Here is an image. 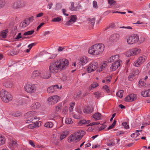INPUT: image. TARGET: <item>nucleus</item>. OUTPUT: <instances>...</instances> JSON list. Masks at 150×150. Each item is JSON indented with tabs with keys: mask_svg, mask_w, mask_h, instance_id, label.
Returning <instances> with one entry per match:
<instances>
[{
	"mask_svg": "<svg viewBox=\"0 0 150 150\" xmlns=\"http://www.w3.org/2000/svg\"><path fill=\"white\" fill-rule=\"evenodd\" d=\"M40 73L38 71H34L32 74V77L33 78L35 79L38 78L39 77Z\"/></svg>",
	"mask_w": 150,
	"mask_h": 150,
	"instance_id": "obj_23",
	"label": "nucleus"
},
{
	"mask_svg": "<svg viewBox=\"0 0 150 150\" xmlns=\"http://www.w3.org/2000/svg\"><path fill=\"white\" fill-rule=\"evenodd\" d=\"M34 19V17L31 16L23 21L20 24V26L22 28H25L28 26L30 22H32Z\"/></svg>",
	"mask_w": 150,
	"mask_h": 150,
	"instance_id": "obj_13",
	"label": "nucleus"
},
{
	"mask_svg": "<svg viewBox=\"0 0 150 150\" xmlns=\"http://www.w3.org/2000/svg\"><path fill=\"white\" fill-rule=\"evenodd\" d=\"M87 62L88 60L86 57L85 56H83L80 57L79 64L80 65H83L87 63Z\"/></svg>",
	"mask_w": 150,
	"mask_h": 150,
	"instance_id": "obj_19",
	"label": "nucleus"
},
{
	"mask_svg": "<svg viewBox=\"0 0 150 150\" xmlns=\"http://www.w3.org/2000/svg\"><path fill=\"white\" fill-rule=\"evenodd\" d=\"M25 91L29 93H33L37 89V85L36 84H27L24 86Z\"/></svg>",
	"mask_w": 150,
	"mask_h": 150,
	"instance_id": "obj_5",
	"label": "nucleus"
},
{
	"mask_svg": "<svg viewBox=\"0 0 150 150\" xmlns=\"http://www.w3.org/2000/svg\"><path fill=\"white\" fill-rule=\"evenodd\" d=\"M40 76L43 79H48L51 76V75L50 73L44 71L40 74Z\"/></svg>",
	"mask_w": 150,
	"mask_h": 150,
	"instance_id": "obj_21",
	"label": "nucleus"
},
{
	"mask_svg": "<svg viewBox=\"0 0 150 150\" xmlns=\"http://www.w3.org/2000/svg\"><path fill=\"white\" fill-rule=\"evenodd\" d=\"M112 76H108L107 77H105V79L106 82L107 83H109L111 81Z\"/></svg>",
	"mask_w": 150,
	"mask_h": 150,
	"instance_id": "obj_42",
	"label": "nucleus"
},
{
	"mask_svg": "<svg viewBox=\"0 0 150 150\" xmlns=\"http://www.w3.org/2000/svg\"><path fill=\"white\" fill-rule=\"evenodd\" d=\"M134 77L135 76L133 75H132V74L129 76V80L130 81H132L135 78Z\"/></svg>",
	"mask_w": 150,
	"mask_h": 150,
	"instance_id": "obj_50",
	"label": "nucleus"
},
{
	"mask_svg": "<svg viewBox=\"0 0 150 150\" xmlns=\"http://www.w3.org/2000/svg\"><path fill=\"white\" fill-rule=\"evenodd\" d=\"M4 0H0V9L3 8L5 5Z\"/></svg>",
	"mask_w": 150,
	"mask_h": 150,
	"instance_id": "obj_40",
	"label": "nucleus"
},
{
	"mask_svg": "<svg viewBox=\"0 0 150 150\" xmlns=\"http://www.w3.org/2000/svg\"><path fill=\"white\" fill-rule=\"evenodd\" d=\"M62 17L59 16L54 18L52 20V21L55 22H59L62 20Z\"/></svg>",
	"mask_w": 150,
	"mask_h": 150,
	"instance_id": "obj_36",
	"label": "nucleus"
},
{
	"mask_svg": "<svg viewBox=\"0 0 150 150\" xmlns=\"http://www.w3.org/2000/svg\"><path fill=\"white\" fill-rule=\"evenodd\" d=\"M69 132L67 131H64L60 135V139L61 140L65 138L69 134Z\"/></svg>",
	"mask_w": 150,
	"mask_h": 150,
	"instance_id": "obj_25",
	"label": "nucleus"
},
{
	"mask_svg": "<svg viewBox=\"0 0 150 150\" xmlns=\"http://www.w3.org/2000/svg\"><path fill=\"white\" fill-rule=\"evenodd\" d=\"M124 91L120 90L119 91L116 93L117 96L120 98H122L123 96Z\"/></svg>",
	"mask_w": 150,
	"mask_h": 150,
	"instance_id": "obj_32",
	"label": "nucleus"
},
{
	"mask_svg": "<svg viewBox=\"0 0 150 150\" xmlns=\"http://www.w3.org/2000/svg\"><path fill=\"white\" fill-rule=\"evenodd\" d=\"M8 32V29H6L2 31L0 33V38H5L6 37L7 33Z\"/></svg>",
	"mask_w": 150,
	"mask_h": 150,
	"instance_id": "obj_22",
	"label": "nucleus"
},
{
	"mask_svg": "<svg viewBox=\"0 0 150 150\" xmlns=\"http://www.w3.org/2000/svg\"><path fill=\"white\" fill-rule=\"evenodd\" d=\"M139 37L137 34H133L129 36L127 39V42L130 44L137 42L139 40Z\"/></svg>",
	"mask_w": 150,
	"mask_h": 150,
	"instance_id": "obj_8",
	"label": "nucleus"
},
{
	"mask_svg": "<svg viewBox=\"0 0 150 150\" xmlns=\"http://www.w3.org/2000/svg\"><path fill=\"white\" fill-rule=\"evenodd\" d=\"M137 98V96L136 94H131L126 97L125 98V100L127 101H132L135 100Z\"/></svg>",
	"mask_w": 150,
	"mask_h": 150,
	"instance_id": "obj_16",
	"label": "nucleus"
},
{
	"mask_svg": "<svg viewBox=\"0 0 150 150\" xmlns=\"http://www.w3.org/2000/svg\"><path fill=\"white\" fill-rule=\"evenodd\" d=\"M21 38V33H19L16 36V37L15 38V39H19L20 38Z\"/></svg>",
	"mask_w": 150,
	"mask_h": 150,
	"instance_id": "obj_60",
	"label": "nucleus"
},
{
	"mask_svg": "<svg viewBox=\"0 0 150 150\" xmlns=\"http://www.w3.org/2000/svg\"><path fill=\"white\" fill-rule=\"evenodd\" d=\"M101 114L99 112L95 113L92 116V117L96 120H100L101 118Z\"/></svg>",
	"mask_w": 150,
	"mask_h": 150,
	"instance_id": "obj_27",
	"label": "nucleus"
},
{
	"mask_svg": "<svg viewBox=\"0 0 150 150\" xmlns=\"http://www.w3.org/2000/svg\"><path fill=\"white\" fill-rule=\"evenodd\" d=\"M61 88L62 86H60L59 87L58 85H55L49 87L47 89V91L49 93H53L56 91L57 89H61Z\"/></svg>",
	"mask_w": 150,
	"mask_h": 150,
	"instance_id": "obj_17",
	"label": "nucleus"
},
{
	"mask_svg": "<svg viewBox=\"0 0 150 150\" xmlns=\"http://www.w3.org/2000/svg\"><path fill=\"white\" fill-rule=\"evenodd\" d=\"M78 7L74 6V3L71 2V6L69 7V9L71 11H76L78 9Z\"/></svg>",
	"mask_w": 150,
	"mask_h": 150,
	"instance_id": "obj_28",
	"label": "nucleus"
},
{
	"mask_svg": "<svg viewBox=\"0 0 150 150\" xmlns=\"http://www.w3.org/2000/svg\"><path fill=\"white\" fill-rule=\"evenodd\" d=\"M75 105V103H72L70 105V106L69 108V110L71 112L73 111L74 108V106Z\"/></svg>",
	"mask_w": 150,
	"mask_h": 150,
	"instance_id": "obj_47",
	"label": "nucleus"
},
{
	"mask_svg": "<svg viewBox=\"0 0 150 150\" xmlns=\"http://www.w3.org/2000/svg\"><path fill=\"white\" fill-rule=\"evenodd\" d=\"M57 55L56 54H53L51 55L50 57V59H52L54 58Z\"/></svg>",
	"mask_w": 150,
	"mask_h": 150,
	"instance_id": "obj_64",
	"label": "nucleus"
},
{
	"mask_svg": "<svg viewBox=\"0 0 150 150\" xmlns=\"http://www.w3.org/2000/svg\"><path fill=\"white\" fill-rule=\"evenodd\" d=\"M84 131H78L70 135L68 137V141L69 143L73 142L76 140H79L85 134Z\"/></svg>",
	"mask_w": 150,
	"mask_h": 150,
	"instance_id": "obj_3",
	"label": "nucleus"
},
{
	"mask_svg": "<svg viewBox=\"0 0 150 150\" xmlns=\"http://www.w3.org/2000/svg\"><path fill=\"white\" fill-rule=\"evenodd\" d=\"M34 32V31L33 30H32L27 31V32H25L24 33V35H31L32 34H33Z\"/></svg>",
	"mask_w": 150,
	"mask_h": 150,
	"instance_id": "obj_41",
	"label": "nucleus"
},
{
	"mask_svg": "<svg viewBox=\"0 0 150 150\" xmlns=\"http://www.w3.org/2000/svg\"><path fill=\"white\" fill-rule=\"evenodd\" d=\"M139 73V70L138 69H136L134 70L132 74V75H133L135 76L138 75Z\"/></svg>",
	"mask_w": 150,
	"mask_h": 150,
	"instance_id": "obj_48",
	"label": "nucleus"
},
{
	"mask_svg": "<svg viewBox=\"0 0 150 150\" xmlns=\"http://www.w3.org/2000/svg\"><path fill=\"white\" fill-rule=\"evenodd\" d=\"M140 51V49L137 48L132 49L126 52V55L127 57L134 56L139 54Z\"/></svg>",
	"mask_w": 150,
	"mask_h": 150,
	"instance_id": "obj_10",
	"label": "nucleus"
},
{
	"mask_svg": "<svg viewBox=\"0 0 150 150\" xmlns=\"http://www.w3.org/2000/svg\"><path fill=\"white\" fill-rule=\"evenodd\" d=\"M95 18H88V20L91 23L92 25H94L95 23Z\"/></svg>",
	"mask_w": 150,
	"mask_h": 150,
	"instance_id": "obj_45",
	"label": "nucleus"
},
{
	"mask_svg": "<svg viewBox=\"0 0 150 150\" xmlns=\"http://www.w3.org/2000/svg\"><path fill=\"white\" fill-rule=\"evenodd\" d=\"M10 114L13 116L18 117L20 116L21 113L18 111H14L11 112Z\"/></svg>",
	"mask_w": 150,
	"mask_h": 150,
	"instance_id": "obj_31",
	"label": "nucleus"
},
{
	"mask_svg": "<svg viewBox=\"0 0 150 150\" xmlns=\"http://www.w3.org/2000/svg\"><path fill=\"white\" fill-rule=\"evenodd\" d=\"M61 105H59L57 106L56 107V110L57 111H59L61 110Z\"/></svg>",
	"mask_w": 150,
	"mask_h": 150,
	"instance_id": "obj_57",
	"label": "nucleus"
},
{
	"mask_svg": "<svg viewBox=\"0 0 150 150\" xmlns=\"http://www.w3.org/2000/svg\"><path fill=\"white\" fill-rule=\"evenodd\" d=\"M60 98V97L57 95H55L51 96L48 98V101L51 102V104L56 103H57Z\"/></svg>",
	"mask_w": 150,
	"mask_h": 150,
	"instance_id": "obj_15",
	"label": "nucleus"
},
{
	"mask_svg": "<svg viewBox=\"0 0 150 150\" xmlns=\"http://www.w3.org/2000/svg\"><path fill=\"white\" fill-rule=\"evenodd\" d=\"M86 122V120H80L79 122V125L80 126H81L83 124H85V122Z\"/></svg>",
	"mask_w": 150,
	"mask_h": 150,
	"instance_id": "obj_53",
	"label": "nucleus"
},
{
	"mask_svg": "<svg viewBox=\"0 0 150 150\" xmlns=\"http://www.w3.org/2000/svg\"><path fill=\"white\" fill-rule=\"evenodd\" d=\"M0 97L2 101L5 103H8L11 101L13 98L10 93L3 90L0 92Z\"/></svg>",
	"mask_w": 150,
	"mask_h": 150,
	"instance_id": "obj_4",
	"label": "nucleus"
},
{
	"mask_svg": "<svg viewBox=\"0 0 150 150\" xmlns=\"http://www.w3.org/2000/svg\"><path fill=\"white\" fill-rule=\"evenodd\" d=\"M120 35L117 33H114L112 34L109 39V41L111 43L116 42L120 39Z\"/></svg>",
	"mask_w": 150,
	"mask_h": 150,
	"instance_id": "obj_14",
	"label": "nucleus"
},
{
	"mask_svg": "<svg viewBox=\"0 0 150 150\" xmlns=\"http://www.w3.org/2000/svg\"><path fill=\"white\" fill-rule=\"evenodd\" d=\"M35 113L34 111H31L28 112L25 115V116L28 119L26 122L27 123H29L32 122L34 120H38L39 119L38 118L34 117L35 115Z\"/></svg>",
	"mask_w": 150,
	"mask_h": 150,
	"instance_id": "obj_6",
	"label": "nucleus"
},
{
	"mask_svg": "<svg viewBox=\"0 0 150 150\" xmlns=\"http://www.w3.org/2000/svg\"><path fill=\"white\" fill-rule=\"evenodd\" d=\"M53 125V124L51 122H48L46 123L44 125V126L47 128H52Z\"/></svg>",
	"mask_w": 150,
	"mask_h": 150,
	"instance_id": "obj_35",
	"label": "nucleus"
},
{
	"mask_svg": "<svg viewBox=\"0 0 150 150\" xmlns=\"http://www.w3.org/2000/svg\"><path fill=\"white\" fill-rule=\"evenodd\" d=\"M25 3L24 1H17L12 4V7L14 9L21 8L25 6Z\"/></svg>",
	"mask_w": 150,
	"mask_h": 150,
	"instance_id": "obj_11",
	"label": "nucleus"
},
{
	"mask_svg": "<svg viewBox=\"0 0 150 150\" xmlns=\"http://www.w3.org/2000/svg\"><path fill=\"white\" fill-rule=\"evenodd\" d=\"M122 125L124 127V128L125 129H128L129 128V126L127 125V123L126 122H124L122 123Z\"/></svg>",
	"mask_w": 150,
	"mask_h": 150,
	"instance_id": "obj_54",
	"label": "nucleus"
},
{
	"mask_svg": "<svg viewBox=\"0 0 150 150\" xmlns=\"http://www.w3.org/2000/svg\"><path fill=\"white\" fill-rule=\"evenodd\" d=\"M45 23H40L37 27V30H38Z\"/></svg>",
	"mask_w": 150,
	"mask_h": 150,
	"instance_id": "obj_62",
	"label": "nucleus"
},
{
	"mask_svg": "<svg viewBox=\"0 0 150 150\" xmlns=\"http://www.w3.org/2000/svg\"><path fill=\"white\" fill-rule=\"evenodd\" d=\"M65 123L67 124H71L73 123L71 118H67L65 120Z\"/></svg>",
	"mask_w": 150,
	"mask_h": 150,
	"instance_id": "obj_44",
	"label": "nucleus"
},
{
	"mask_svg": "<svg viewBox=\"0 0 150 150\" xmlns=\"http://www.w3.org/2000/svg\"><path fill=\"white\" fill-rule=\"evenodd\" d=\"M5 139L4 136L0 135V146H1L5 143Z\"/></svg>",
	"mask_w": 150,
	"mask_h": 150,
	"instance_id": "obj_33",
	"label": "nucleus"
},
{
	"mask_svg": "<svg viewBox=\"0 0 150 150\" xmlns=\"http://www.w3.org/2000/svg\"><path fill=\"white\" fill-rule=\"evenodd\" d=\"M69 64L68 60L64 59L50 63L49 70L51 72L56 73L59 71L65 69Z\"/></svg>",
	"mask_w": 150,
	"mask_h": 150,
	"instance_id": "obj_1",
	"label": "nucleus"
},
{
	"mask_svg": "<svg viewBox=\"0 0 150 150\" xmlns=\"http://www.w3.org/2000/svg\"><path fill=\"white\" fill-rule=\"evenodd\" d=\"M145 83L142 81V79H141L139 80V86H145Z\"/></svg>",
	"mask_w": 150,
	"mask_h": 150,
	"instance_id": "obj_49",
	"label": "nucleus"
},
{
	"mask_svg": "<svg viewBox=\"0 0 150 150\" xmlns=\"http://www.w3.org/2000/svg\"><path fill=\"white\" fill-rule=\"evenodd\" d=\"M147 59L145 56H141L139 57L137 60L134 62V65L136 67L140 66L146 61Z\"/></svg>",
	"mask_w": 150,
	"mask_h": 150,
	"instance_id": "obj_12",
	"label": "nucleus"
},
{
	"mask_svg": "<svg viewBox=\"0 0 150 150\" xmlns=\"http://www.w3.org/2000/svg\"><path fill=\"white\" fill-rule=\"evenodd\" d=\"M93 7L96 9H97L98 8V6L97 2L95 1H94L93 2Z\"/></svg>",
	"mask_w": 150,
	"mask_h": 150,
	"instance_id": "obj_43",
	"label": "nucleus"
},
{
	"mask_svg": "<svg viewBox=\"0 0 150 150\" xmlns=\"http://www.w3.org/2000/svg\"><path fill=\"white\" fill-rule=\"evenodd\" d=\"M93 108L92 106H88L85 107L83 110V112L84 113H90L93 112Z\"/></svg>",
	"mask_w": 150,
	"mask_h": 150,
	"instance_id": "obj_20",
	"label": "nucleus"
},
{
	"mask_svg": "<svg viewBox=\"0 0 150 150\" xmlns=\"http://www.w3.org/2000/svg\"><path fill=\"white\" fill-rule=\"evenodd\" d=\"M115 3V1L113 0H108V3L112 5Z\"/></svg>",
	"mask_w": 150,
	"mask_h": 150,
	"instance_id": "obj_61",
	"label": "nucleus"
},
{
	"mask_svg": "<svg viewBox=\"0 0 150 150\" xmlns=\"http://www.w3.org/2000/svg\"><path fill=\"white\" fill-rule=\"evenodd\" d=\"M104 46L101 43L96 44L91 46L88 52L90 54L96 55L101 54L104 50Z\"/></svg>",
	"mask_w": 150,
	"mask_h": 150,
	"instance_id": "obj_2",
	"label": "nucleus"
},
{
	"mask_svg": "<svg viewBox=\"0 0 150 150\" xmlns=\"http://www.w3.org/2000/svg\"><path fill=\"white\" fill-rule=\"evenodd\" d=\"M40 106V103H36L34 105H33V108L34 109H38Z\"/></svg>",
	"mask_w": 150,
	"mask_h": 150,
	"instance_id": "obj_46",
	"label": "nucleus"
},
{
	"mask_svg": "<svg viewBox=\"0 0 150 150\" xmlns=\"http://www.w3.org/2000/svg\"><path fill=\"white\" fill-rule=\"evenodd\" d=\"M119 56L118 55H116L113 56L108 58L107 60V62L108 63H111L115 60H117Z\"/></svg>",
	"mask_w": 150,
	"mask_h": 150,
	"instance_id": "obj_24",
	"label": "nucleus"
},
{
	"mask_svg": "<svg viewBox=\"0 0 150 150\" xmlns=\"http://www.w3.org/2000/svg\"><path fill=\"white\" fill-rule=\"evenodd\" d=\"M103 88L105 90L107 93H109L110 92V90L109 89L108 86L107 85H105L103 87Z\"/></svg>",
	"mask_w": 150,
	"mask_h": 150,
	"instance_id": "obj_51",
	"label": "nucleus"
},
{
	"mask_svg": "<svg viewBox=\"0 0 150 150\" xmlns=\"http://www.w3.org/2000/svg\"><path fill=\"white\" fill-rule=\"evenodd\" d=\"M76 20V15H72L71 16L70 19L66 23L67 25H69L75 22Z\"/></svg>",
	"mask_w": 150,
	"mask_h": 150,
	"instance_id": "obj_18",
	"label": "nucleus"
},
{
	"mask_svg": "<svg viewBox=\"0 0 150 150\" xmlns=\"http://www.w3.org/2000/svg\"><path fill=\"white\" fill-rule=\"evenodd\" d=\"M18 51L16 49H14L10 51V54L11 55H14L18 54Z\"/></svg>",
	"mask_w": 150,
	"mask_h": 150,
	"instance_id": "obj_30",
	"label": "nucleus"
},
{
	"mask_svg": "<svg viewBox=\"0 0 150 150\" xmlns=\"http://www.w3.org/2000/svg\"><path fill=\"white\" fill-rule=\"evenodd\" d=\"M119 28H127V29H132V27L130 26H127V27L124 26H122V27H120Z\"/></svg>",
	"mask_w": 150,
	"mask_h": 150,
	"instance_id": "obj_59",
	"label": "nucleus"
},
{
	"mask_svg": "<svg viewBox=\"0 0 150 150\" xmlns=\"http://www.w3.org/2000/svg\"><path fill=\"white\" fill-rule=\"evenodd\" d=\"M38 123L36 122L34 123H32L28 126V128L29 129H32L35 128L36 126H38Z\"/></svg>",
	"mask_w": 150,
	"mask_h": 150,
	"instance_id": "obj_29",
	"label": "nucleus"
},
{
	"mask_svg": "<svg viewBox=\"0 0 150 150\" xmlns=\"http://www.w3.org/2000/svg\"><path fill=\"white\" fill-rule=\"evenodd\" d=\"M18 144L16 142L13 140H10L9 142V146L11 147L17 146Z\"/></svg>",
	"mask_w": 150,
	"mask_h": 150,
	"instance_id": "obj_26",
	"label": "nucleus"
},
{
	"mask_svg": "<svg viewBox=\"0 0 150 150\" xmlns=\"http://www.w3.org/2000/svg\"><path fill=\"white\" fill-rule=\"evenodd\" d=\"M98 86V84L96 82H93L91 85V86L89 88L90 90H91L93 88H95Z\"/></svg>",
	"mask_w": 150,
	"mask_h": 150,
	"instance_id": "obj_37",
	"label": "nucleus"
},
{
	"mask_svg": "<svg viewBox=\"0 0 150 150\" xmlns=\"http://www.w3.org/2000/svg\"><path fill=\"white\" fill-rule=\"evenodd\" d=\"M100 124V122H93L90 123L88 125V126H92L94 125H97Z\"/></svg>",
	"mask_w": 150,
	"mask_h": 150,
	"instance_id": "obj_56",
	"label": "nucleus"
},
{
	"mask_svg": "<svg viewBox=\"0 0 150 150\" xmlns=\"http://www.w3.org/2000/svg\"><path fill=\"white\" fill-rule=\"evenodd\" d=\"M148 91L147 90H145L143 91L141 93V95L144 97H149V95L148 94Z\"/></svg>",
	"mask_w": 150,
	"mask_h": 150,
	"instance_id": "obj_34",
	"label": "nucleus"
},
{
	"mask_svg": "<svg viewBox=\"0 0 150 150\" xmlns=\"http://www.w3.org/2000/svg\"><path fill=\"white\" fill-rule=\"evenodd\" d=\"M108 63V62H103L101 65V67H103L104 68H105L107 67V63Z\"/></svg>",
	"mask_w": 150,
	"mask_h": 150,
	"instance_id": "obj_55",
	"label": "nucleus"
},
{
	"mask_svg": "<svg viewBox=\"0 0 150 150\" xmlns=\"http://www.w3.org/2000/svg\"><path fill=\"white\" fill-rule=\"evenodd\" d=\"M98 67V64L96 61H94L90 63L88 66L87 70L89 73L95 71Z\"/></svg>",
	"mask_w": 150,
	"mask_h": 150,
	"instance_id": "obj_7",
	"label": "nucleus"
},
{
	"mask_svg": "<svg viewBox=\"0 0 150 150\" xmlns=\"http://www.w3.org/2000/svg\"><path fill=\"white\" fill-rule=\"evenodd\" d=\"M104 68L103 67H101V66L100 67V68H98V69H97V72H100L101 71H102L104 69Z\"/></svg>",
	"mask_w": 150,
	"mask_h": 150,
	"instance_id": "obj_63",
	"label": "nucleus"
},
{
	"mask_svg": "<svg viewBox=\"0 0 150 150\" xmlns=\"http://www.w3.org/2000/svg\"><path fill=\"white\" fill-rule=\"evenodd\" d=\"M142 131V130H136V132L133 133L131 134V136L132 137H135V135H136V136H137L139 135L140 134L139 133V132H141Z\"/></svg>",
	"mask_w": 150,
	"mask_h": 150,
	"instance_id": "obj_38",
	"label": "nucleus"
},
{
	"mask_svg": "<svg viewBox=\"0 0 150 150\" xmlns=\"http://www.w3.org/2000/svg\"><path fill=\"white\" fill-rule=\"evenodd\" d=\"M122 64V61L119 59L113 62L110 67V71H115V70L120 67Z\"/></svg>",
	"mask_w": 150,
	"mask_h": 150,
	"instance_id": "obj_9",
	"label": "nucleus"
},
{
	"mask_svg": "<svg viewBox=\"0 0 150 150\" xmlns=\"http://www.w3.org/2000/svg\"><path fill=\"white\" fill-rule=\"evenodd\" d=\"M110 142L107 144V145L109 146H114L115 144V140H112L110 141Z\"/></svg>",
	"mask_w": 150,
	"mask_h": 150,
	"instance_id": "obj_39",
	"label": "nucleus"
},
{
	"mask_svg": "<svg viewBox=\"0 0 150 150\" xmlns=\"http://www.w3.org/2000/svg\"><path fill=\"white\" fill-rule=\"evenodd\" d=\"M29 143L33 147H35V145L33 142L32 141L30 140H29Z\"/></svg>",
	"mask_w": 150,
	"mask_h": 150,
	"instance_id": "obj_58",
	"label": "nucleus"
},
{
	"mask_svg": "<svg viewBox=\"0 0 150 150\" xmlns=\"http://www.w3.org/2000/svg\"><path fill=\"white\" fill-rule=\"evenodd\" d=\"M95 97L97 98H98L101 95L100 93L98 92H96L94 93Z\"/></svg>",
	"mask_w": 150,
	"mask_h": 150,
	"instance_id": "obj_52",
	"label": "nucleus"
}]
</instances>
